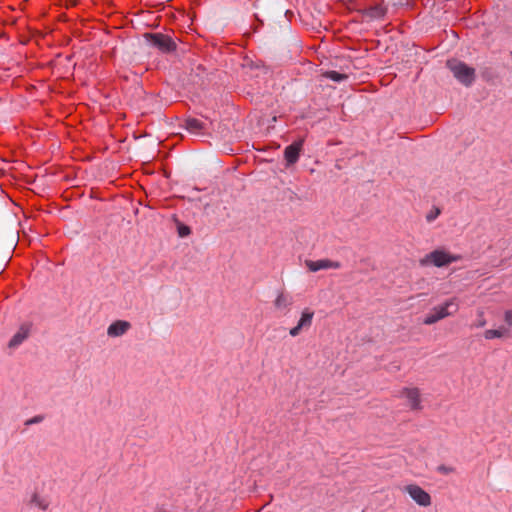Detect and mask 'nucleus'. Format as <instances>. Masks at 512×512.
Here are the masks:
<instances>
[{"label":"nucleus","mask_w":512,"mask_h":512,"mask_svg":"<svg viewBox=\"0 0 512 512\" xmlns=\"http://www.w3.org/2000/svg\"><path fill=\"white\" fill-rule=\"evenodd\" d=\"M446 66L457 81L464 86L469 87L475 81V69L468 66L466 63L456 59H450L446 62Z\"/></svg>","instance_id":"nucleus-1"},{"label":"nucleus","mask_w":512,"mask_h":512,"mask_svg":"<svg viewBox=\"0 0 512 512\" xmlns=\"http://www.w3.org/2000/svg\"><path fill=\"white\" fill-rule=\"evenodd\" d=\"M458 310L456 298H451L445 301L442 305L434 307L431 312L425 317L423 323L425 325H432L452 314Z\"/></svg>","instance_id":"nucleus-2"},{"label":"nucleus","mask_w":512,"mask_h":512,"mask_svg":"<svg viewBox=\"0 0 512 512\" xmlns=\"http://www.w3.org/2000/svg\"><path fill=\"white\" fill-rule=\"evenodd\" d=\"M459 255H452L449 252L441 249H436L423 257L420 260V265L428 266L433 265L435 267H444L453 262L460 260Z\"/></svg>","instance_id":"nucleus-3"},{"label":"nucleus","mask_w":512,"mask_h":512,"mask_svg":"<svg viewBox=\"0 0 512 512\" xmlns=\"http://www.w3.org/2000/svg\"><path fill=\"white\" fill-rule=\"evenodd\" d=\"M150 44L160 51L168 53L176 49V43L171 37L161 33L147 34L146 35Z\"/></svg>","instance_id":"nucleus-4"},{"label":"nucleus","mask_w":512,"mask_h":512,"mask_svg":"<svg viewBox=\"0 0 512 512\" xmlns=\"http://www.w3.org/2000/svg\"><path fill=\"white\" fill-rule=\"evenodd\" d=\"M419 506L428 507L431 505V496L424 489L416 484H409L403 488Z\"/></svg>","instance_id":"nucleus-5"},{"label":"nucleus","mask_w":512,"mask_h":512,"mask_svg":"<svg viewBox=\"0 0 512 512\" xmlns=\"http://www.w3.org/2000/svg\"><path fill=\"white\" fill-rule=\"evenodd\" d=\"M32 325L30 323H23L18 328V330L11 337L9 342L7 343V348L10 352L15 351L18 347H20L30 336Z\"/></svg>","instance_id":"nucleus-6"},{"label":"nucleus","mask_w":512,"mask_h":512,"mask_svg":"<svg viewBox=\"0 0 512 512\" xmlns=\"http://www.w3.org/2000/svg\"><path fill=\"white\" fill-rule=\"evenodd\" d=\"M314 312L310 310L309 308H305L302 313L301 317L297 323V325L290 329L289 334L292 337L298 336L303 330H308L313 321Z\"/></svg>","instance_id":"nucleus-7"},{"label":"nucleus","mask_w":512,"mask_h":512,"mask_svg":"<svg viewBox=\"0 0 512 512\" xmlns=\"http://www.w3.org/2000/svg\"><path fill=\"white\" fill-rule=\"evenodd\" d=\"M400 396L407 400V406L411 410H421V396L418 388H404Z\"/></svg>","instance_id":"nucleus-8"},{"label":"nucleus","mask_w":512,"mask_h":512,"mask_svg":"<svg viewBox=\"0 0 512 512\" xmlns=\"http://www.w3.org/2000/svg\"><path fill=\"white\" fill-rule=\"evenodd\" d=\"M305 265L311 272H317L323 269H339L341 264L339 262L331 261L329 259L320 260H306Z\"/></svg>","instance_id":"nucleus-9"},{"label":"nucleus","mask_w":512,"mask_h":512,"mask_svg":"<svg viewBox=\"0 0 512 512\" xmlns=\"http://www.w3.org/2000/svg\"><path fill=\"white\" fill-rule=\"evenodd\" d=\"M303 140L298 142H294L291 145L287 146L284 150V157L287 162V166L295 164L300 156V152L302 150Z\"/></svg>","instance_id":"nucleus-10"},{"label":"nucleus","mask_w":512,"mask_h":512,"mask_svg":"<svg viewBox=\"0 0 512 512\" xmlns=\"http://www.w3.org/2000/svg\"><path fill=\"white\" fill-rule=\"evenodd\" d=\"M131 327L128 321L117 320L111 323L107 328V335L109 337H120L124 335Z\"/></svg>","instance_id":"nucleus-11"},{"label":"nucleus","mask_w":512,"mask_h":512,"mask_svg":"<svg viewBox=\"0 0 512 512\" xmlns=\"http://www.w3.org/2000/svg\"><path fill=\"white\" fill-rule=\"evenodd\" d=\"M292 304L293 297L285 292H280L274 301L275 309L285 314L290 311Z\"/></svg>","instance_id":"nucleus-12"},{"label":"nucleus","mask_w":512,"mask_h":512,"mask_svg":"<svg viewBox=\"0 0 512 512\" xmlns=\"http://www.w3.org/2000/svg\"><path fill=\"white\" fill-rule=\"evenodd\" d=\"M29 506L32 508H37L40 511H46L50 506V501L48 497L39 494L38 492H33L30 500L28 502Z\"/></svg>","instance_id":"nucleus-13"},{"label":"nucleus","mask_w":512,"mask_h":512,"mask_svg":"<svg viewBox=\"0 0 512 512\" xmlns=\"http://www.w3.org/2000/svg\"><path fill=\"white\" fill-rule=\"evenodd\" d=\"M486 340H492L495 338L503 339L512 337V331L508 327L501 326L497 329H487L483 334Z\"/></svg>","instance_id":"nucleus-14"},{"label":"nucleus","mask_w":512,"mask_h":512,"mask_svg":"<svg viewBox=\"0 0 512 512\" xmlns=\"http://www.w3.org/2000/svg\"><path fill=\"white\" fill-rule=\"evenodd\" d=\"M386 8L382 5H374L363 11V15L371 20L382 19L386 15Z\"/></svg>","instance_id":"nucleus-15"},{"label":"nucleus","mask_w":512,"mask_h":512,"mask_svg":"<svg viewBox=\"0 0 512 512\" xmlns=\"http://www.w3.org/2000/svg\"><path fill=\"white\" fill-rule=\"evenodd\" d=\"M184 127L190 133L198 134L205 128V124L199 119L187 118L184 122Z\"/></svg>","instance_id":"nucleus-16"},{"label":"nucleus","mask_w":512,"mask_h":512,"mask_svg":"<svg viewBox=\"0 0 512 512\" xmlns=\"http://www.w3.org/2000/svg\"><path fill=\"white\" fill-rule=\"evenodd\" d=\"M323 76L327 79H330L335 82H341L348 78V76L344 73H339L337 71H327L323 74Z\"/></svg>","instance_id":"nucleus-17"},{"label":"nucleus","mask_w":512,"mask_h":512,"mask_svg":"<svg viewBox=\"0 0 512 512\" xmlns=\"http://www.w3.org/2000/svg\"><path fill=\"white\" fill-rule=\"evenodd\" d=\"M440 215V209L439 208H434L433 210H431L427 216H426V220L428 222H432L434 221L438 216Z\"/></svg>","instance_id":"nucleus-18"},{"label":"nucleus","mask_w":512,"mask_h":512,"mask_svg":"<svg viewBox=\"0 0 512 512\" xmlns=\"http://www.w3.org/2000/svg\"><path fill=\"white\" fill-rule=\"evenodd\" d=\"M478 316H479V319L477 320V322L474 324L475 327L477 328H481V327H484L486 325V320L484 318V313L483 311H479L478 312Z\"/></svg>","instance_id":"nucleus-19"},{"label":"nucleus","mask_w":512,"mask_h":512,"mask_svg":"<svg viewBox=\"0 0 512 512\" xmlns=\"http://www.w3.org/2000/svg\"><path fill=\"white\" fill-rule=\"evenodd\" d=\"M504 321L507 324L508 328H510L512 326V310L505 311Z\"/></svg>","instance_id":"nucleus-20"},{"label":"nucleus","mask_w":512,"mask_h":512,"mask_svg":"<svg viewBox=\"0 0 512 512\" xmlns=\"http://www.w3.org/2000/svg\"><path fill=\"white\" fill-rule=\"evenodd\" d=\"M189 233H190L189 227L183 226V227L179 228V235L181 237H185V236L189 235Z\"/></svg>","instance_id":"nucleus-21"},{"label":"nucleus","mask_w":512,"mask_h":512,"mask_svg":"<svg viewBox=\"0 0 512 512\" xmlns=\"http://www.w3.org/2000/svg\"><path fill=\"white\" fill-rule=\"evenodd\" d=\"M40 421H42V417L41 416H35L31 419H29L26 424L27 425H30V424H35V423H39Z\"/></svg>","instance_id":"nucleus-22"},{"label":"nucleus","mask_w":512,"mask_h":512,"mask_svg":"<svg viewBox=\"0 0 512 512\" xmlns=\"http://www.w3.org/2000/svg\"><path fill=\"white\" fill-rule=\"evenodd\" d=\"M154 512H168V511H166V510H164V509H157V510H155Z\"/></svg>","instance_id":"nucleus-23"}]
</instances>
